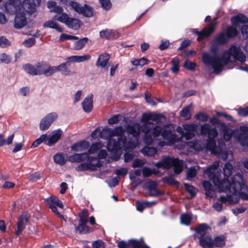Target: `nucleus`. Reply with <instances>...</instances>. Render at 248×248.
<instances>
[{"instance_id": "35", "label": "nucleus", "mask_w": 248, "mask_h": 248, "mask_svg": "<svg viewBox=\"0 0 248 248\" xmlns=\"http://www.w3.org/2000/svg\"><path fill=\"white\" fill-rule=\"evenodd\" d=\"M70 66V62L68 60L65 62L60 64L59 66H55L57 71H61L62 74L67 75L69 74L70 71L68 70L67 66Z\"/></svg>"}, {"instance_id": "8", "label": "nucleus", "mask_w": 248, "mask_h": 248, "mask_svg": "<svg viewBox=\"0 0 248 248\" xmlns=\"http://www.w3.org/2000/svg\"><path fill=\"white\" fill-rule=\"evenodd\" d=\"M69 5L76 12L82 14L84 16L92 17L93 16V8L90 5L85 4L82 6L80 3L75 1H70Z\"/></svg>"}, {"instance_id": "48", "label": "nucleus", "mask_w": 248, "mask_h": 248, "mask_svg": "<svg viewBox=\"0 0 248 248\" xmlns=\"http://www.w3.org/2000/svg\"><path fill=\"white\" fill-rule=\"evenodd\" d=\"M23 69L26 72L30 75H37L36 65L35 66H33L31 64H26L23 65Z\"/></svg>"}, {"instance_id": "18", "label": "nucleus", "mask_w": 248, "mask_h": 248, "mask_svg": "<svg viewBox=\"0 0 248 248\" xmlns=\"http://www.w3.org/2000/svg\"><path fill=\"white\" fill-rule=\"evenodd\" d=\"M175 159L171 157H167L162 158L160 161L155 163V166L157 168L170 169L172 167Z\"/></svg>"}, {"instance_id": "26", "label": "nucleus", "mask_w": 248, "mask_h": 248, "mask_svg": "<svg viewBox=\"0 0 248 248\" xmlns=\"http://www.w3.org/2000/svg\"><path fill=\"white\" fill-rule=\"evenodd\" d=\"M88 157V153L75 154L69 156L68 160L71 162H81L85 161Z\"/></svg>"}, {"instance_id": "55", "label": "nucleus", "mask_w": 248, "mask_h": 248, "mask_svg": "<svg viewBox=\"0 0 248 248\" xmlns=\"http://www.w3.org/2000/svg\"><path fill=\"white\" fill-rule=\"evenodd\" d=\"M191 220V217L188 214H183L180 217L181 223L185 225H188L190 224Z\"/></svg>"}, {"instance_id": "3", "label": "nucleus", "mask_w": 248, "mask_h": 248, "mask_svg": "<svg viewBox=\"0 0 248 248\" xmlns=\"http://www.w3.org/2000/svg\"><path fill=\"white\" fill-rule=\"evenodd\" d=\"M124 130L122 126H119L114 129L105 128L99 133L100 137L108 140L107 149L111 152L120 151L125 147L126 137L122 136Z\"/></svg>"}, {"instance_id": "47", "label": "nucleus", "mask_w": 248, "mask_h": 248, "mask_svg": "<svg viewBox=\"0 0 248 248\" xmlns=\"http://www.w3.org/2000/svg\"><path fill=\"white\" fill-rule=\"evenodd\" d=\"M47 63L45 62H38L36 64V75L44 74Z\"/></svg>"}, {"instance_id": "57", "label": "nucleus", "mask_w": 248, "mask_h": 248, "mask_svg": "<svg viewBox=\"0 0 248 248\" xmlns=\"http://www.w3.org/2000/svg\"><path fill=\"white\" fill-rule=\"evenodd\" d=\"M161 132L162 129L161 127L155 124L151 134L154 138H157L159 137L160 134L161 135Z\"/></svg>"}, {"instance_id": "63", "label": "nucleus", "mask_w": 248, "mask_h": 248, "mask_svg": "<svg viewBox=\"0 0 248 248\" xmlns=\"http://www.w3.org/2000/svg\"><path fill=\"white\" fill-rule=\"evenodd\" d=\"M102 7L105 10H108L111 6L110 0H99Z\"/></svg>"}, {"instance_id": "59", "label": "nucleus", "mask_w": 248, "mask_h": 248, "mask_svg": "<svg viewBox=\"0 0 248 248\" xmlns=\"http://www.w3.org/2000/svg\"><path fill=\"white\" fill-rule=\"evenodd\" d=\"M78 38L77 36L68 35L65 33H62L60 35L59 40L61 42L68 40H78Z\"/></svg>"}, {"instance_id": "49", "label": "nucleus", "mask_w": 248, "mask_h": 248, "mask_svg": "<svg viewBox=\"0 0 248 248\" xmlns=\"http://www.w3.org/2000/svg\"><path fill=\"white\" fill-rule=\"evenodd\" d=\"M75 231L76 232H78L79 234H86L90 232V228L87 225H78L75 227Z\"/></svg>"}, {"instance_id": "9", "label": "nucleus", "mask_w": 248, "mask_h": 248, "mask_svg": "<svg viewBox=\"0 0 248 248\" xmlns=\"http://www.w3.org/2000/svg\"><path fill=\"white\" fill-rule=\"evenodd\" d=\"M161 136L163 139L168 141L170 144H173L180 141V139L177 137L174 129L168 126L165 127L162 130Z\"/></svg>"}, {"instance_id": "29", "label": "nucleus", "mask_w": 248, "mask_h": 248, "mask_svg": "<svg viewBox=\"0 0 248 248\" xmlns=\"http://www.w3.org/2000/svg\"><path fill=\"white\" fill-rule=\"evenodd\" d=\"M216 26V23H211L202 28V38L204 36H209L215 31Z\"/></svg>"}, {"instance_id": "22", "label": "nucleus", "mask_w": 248, "mask_h": 248, "mask_svg": "<svg viewBox=\"0 0 248 248\" xmlns=\"http://www.w3.org/2000/svg\"><path fill=\"white\" fill-rule=\"evenodd\" d=\"M109 59V55L108 54L105 53L99 55L96 66L97 67L106 68L108 69L107 64Z\"/></svg>"}, {"instance_id": "24", "label": "nucleus", "mask_w": 248, "mask_h": 248, "mask_svg": "<svg viewBox=\"0 0 248 248\" xmlns=\"http://www.w3.org/2000/svg\"><path fill=\"white\" fill-rule=\"evenodd\" d=\"M93 94L86 97L82 103L83 110L87 113L90 112L93 109Z\"/></svg>"}, {"instance_id": "2", "label": "nucleus", "mask_w": 248, "mask_h": 248, "mask_svg": "<svg viewBox=\"0 0 248 248\" xmlns=\"http://www.w3.org/2000/svg\"><path fill=\"white\" fill-rule=\"evenodd\" d=\"M231 56L242 63L246 60V56L241 47L236 45H231L228 50L224 52L221 58L216 56L205 57L202 55V62L211 67L215 73L218 74L223 70V67L230 62Z\"/></svg>"}, {"instance_id": "54", "label": "nucleus", "mask_w": 248, "mask_h": 248, "mask_svg": "<svg viewBox=\"0 0 248 248\" xmlns=\"http://www.w3.org/2000/svg\"><path fill=\"white\" fill-rule=\"evenodd\" d=\"M197 170L195 167H191L187 169L186 172V178L188 180H191L196 175Z\"/></svg>"}, {"instance_id": "20", "label": "nucleus", "mask_w": 248, "mask_h": 248, "mask_svg": "<svg viewBox=\"0 0 248 248\" xmlns=\"http://www.w3.org/2000/svg\"><path fill=\"white\" fill-rule=\"evenodd\" d=\"M99 35L101 38L107 39H115L119 37L118 32L116 31L112 30L106 29L101 31Z\"/></svg>"}, {"instance_id": "14", "label": "nucleus", "mask_w": 248, "mask_h": 248, "mask_svg": "<svg viewBox=\"0 0 248 248\" xmlns=\"http://www.w3.org/2000/svg\"><path fill=\"white\" fill-rule=\"evenodd\" d=\"M45 201L48 207L53 212H58L56 205L59 206L61 208H63V205L62 202L55 196H51L48 197L45 200Z\"/></svg>"}, {"instance_id": "43", "label": "nucleus", "mask_w": 248, "mask_h": 248, "mask_svg": "<svg viewBox=\"0 0 248 248\" xmlns=\"http://www.w3.org/2000/svg\"><path fill=\"white\" fill-rule=\"evenodd\" d=\"M225 32L229 39L236 37L238 34L237 29L232 26L227 28Z\"/></svg>"}, {"instance_id": "23", "label": "nucleus", "mask_w": 248, "mask_h": 248, "mask_svg": "<svg viewBox=\"0 0 248 248\" xmlns=\"http://www.w3.org/2000/svg\"><path fill=\"white\" fill-rule=\"evenodd\" d=\"M90 146V143L86 140H82L72 145L71 149L75 152H80L87 149Z\"/></svg>"}, {"instance_id": "12", "label": "nucleus", "mask_w": 248, "mask_h": 248, "mask_svg": "<svg viewBox=\"0 0 248 248\" xmlns=\"http://www.w3.org/2000/svg\"><path fill=\"white\" fill-rule=\"evenodd\" d=\"M6 11L14 15L17 13L22 8V3L19 0H9L4 4Z\"/></svg>"}, {"instance_id": "38", "label": "nucleus", "mask_w": 248, "mask_h": 248, "mask_svg": "<svg viewBox=\"0 0 248 248\" xmlns=\"http://www.w3.org/2000/svg\"><path fill=\"white\" fill-rule=\"evenodd\" d=\"M225 237L224 235H220L215 238L214 240L215 248H222L225 245Z\"/></svg>"}, {"instance_id": "1", "label": "nucleus", "mask_w": 248, "mask_h": 248, "mask_svg": "<svg viewBox=\"0 0 248 248\" xmlns=\"http://www.w3.org/2000/svg\"><path fill=\"white\" fill-rule=\"evenodd\" d=\"M212 174L210 176L213 180V183L217 186L220 192H224L227 196H220L219 201L222 203L228 202L229 204L238 203L240 198L244 201H248V186L245 185L243 176L241 173L234 175L231 182L228 180L219 181L218 176Z\"/></svg>"}, {"instance_id": "6", "label": "nucleus", "mask_w": 248, "mask_h": 248, "mask_svg": "<svg viewBox=\"0 0 248 248\" xmlns=\"http://www.w3.org/2000/svg\"><path fill=\"white\" fill-rule=\"evenodd\" d=\"M86 162L80 164L77 167V170L78 171H86L96 170L97 168L101 166L98 159L96 157L89 156L88 154V157L86 159Z\"/></svg>"}, {"instance_id": "52", "label": "nucleus", "mask_w": 248, "mask_h": 248, "mask_svg": "<svg viewBox=\"0 0 248 248\" xmlns=\"http://www.w3.org/2000/svg\"><path fill=\"white\" fill-rule=\"evenodd\" d=\"M172 67L171 68V71L173 73H177L179 71V63L180 61L176 59L173 58L171 60Z\"/></svg>"}, {"instance_id": "7", "label": "nucleus", "mask_w": 248, "mask_h": 248, "mask_svg": "<svg viewBox=\"0 0 248 248\" xmlns=\"http://www.w3.org/2000/svg\"><path fill=\"white\" fill-rule=\"evenodd\" d=\"M55 18L73 30H77L80 27V21L78 19L70 17L66 14H62L58 16H55Z\"/></svg>"}, {"instance_id": "61", "label": "nucleus", "mask_w": 248, "mask_h": 248, "mask_svg": "<svg viewBox=\"0 0 248 248\" xmlns=\"http://www.w3.org/2000/svg\"><path fill=\"white\" fill-rule=\"evenodd\" d=\"M184 186L186 190L190 194L191 197H194L196 195L195 187L188 184H185Z\"/></svg>"}, {"instance_id": "45", "label": "nucleus", "mask_w": 248, "mask_h": 248, "mask_svg": "<svg viewBox=\"0 0 248 248\" xmlns=\"http://www.w3.org/2000/svg\"><path fill=\"white\" fill-rule=\"evenodd\" d=\"M14 138V135L13 134L10 136L6 140L4 138V136L2 134H0V146H3L6 144L9 145L11 144L12 143Z\"/></svg>"}, {"instance_id": "37", "label": "nucleus", "mask_w": 248, "mask_h": 248, "mask_svg": "<svg viewBox=\"0 0 248 248\" xmlns=\"http://www.w3.org/2000/svg\"><path fill=\"white\" fill-rule=\"evenodd\" d=\"M44 27L54 29L59 32L62 31V30L60 28L57 23L53 20H48L44 24Z\"/></svg>"}, {"instance_id": "25", "label": "nucleus", "mask_w": 248, "mask_h": 248, "mask_svg": "<svg viewBox=\"0 0 248 248\" xmlns=\"http://www.w3.org/2000/svg\"><path fill=\"white\" fill-rule=\"evenodd\" d=\"M202 187L205 190L206 196L209 198H213L215 194V191L213 189L212 184L206 181H202Z\"/></svg>"}, {"instance_id": "56", "label": "nucleus", "mask_w": 248, "mask_h": 248, "mask_svg": "<svg viewBox=\"0 0 248 248\" xmlns=\"http://www.w3.org/2000/svg\"><path fill=\"white\" fill-rule=\"evenodd\" d=\"M57 71V69L55 66H50L47 64L45 70L44 71V75L46 77L50 76L52 75L54 73Z\"/></svg>"}, {"instance_id": "60", "label": "nucleus", "mask_w": 248, "mask_h": 248, "mask_svg": "<svg viewBox=\"0 0 248 248\" xmlns=\"http://www.w3.org/2000/svg\"><path fill=\"white\" fill-rule=\"evenodd\" d=\"M163 181L165 183L168 184L171 186H178L179 184V183L172 177H164L163 179Z\"/></svg>"}, {"instance_id": "17", "label": "nucleus", "mask_w": 248, "mask_h": 248, "mask_svg": "<svg viewBox=\"0 0 248 248\" xmlns=\"http://www.w3.org/2000/svg\"><path fill=\"white\" fill-rule=\"evenodd\" d=\"M28 217L27 214H22L18 218L17 229L16 231V236L19 235L25 227V224L28 222Z\"/></svg>"}, {"instance_id": "62", "label": "nucleus", "mask_w": 248, "mask_h": 248, "mask_svg": "<svg viewBox=\"0 0 248 248\" xmlns=\"http://www.w3.org/2000/svg\"><path fill=\"white\" fill-rule=\"evenodd\" d=\"M11 61L10 56L5 53L0 54V62L8 64Z\"/></svg>"}, {"instance_id": "64", "label": "nucleus", "mask_w": 248, "mask_h": 248, "mask_svg": "<svg viewBox=\"0 0 248 248\" xmlns=\"http://www.w3.org/2000/svg\"><path fill=\"white\" fill-rule=\"evenodd\" d=\"M241 33L243 38L244 39H248V25H244L243 26L241 29Z\"/></svg>"}, {"instance_id": "27", "label": "nucleus", "mask_w": 248, "mask_h": 248, "mask_svg": "<svg viewBox=\"0 0 248 248\" xmlns=\"http://www.w3.org/2000/svg\"><path fill=\"white\" fill-rule=\"evenodd\" d=\"M91 59V56L89 54H86L83 56H78V55H73L70 57H69L66 58V60H68V62H70V64H71V62H81L87 60H89Z\"/></svg>"}, {"instance_id": "10", "label": "nucleus", "mask_w": 248, "mask_h": 248, "mask_svg": "<svg viewBox=\"0 0 248 248\" xmlns=\"http://www.w3.org/2000/svg\"><path fill=\"white\" fill-rule=\"evenodd\" d=\"M234 138L242 146H245L248 140V126L242 125L239 127V131L234 134Z\"/></svg>"}, {"instance_id": "31", "label": "nucleus", "mask_w": 248, "mask_h": 248, "mask_svg": "<svg viewBox=\"0 0 248 248\" xmlns=\"http://www.w3.org/2000/svg\"><path fill=\"white\" fill-rule=\"evenodd\" d=\"M229 40L227 36L226 35L225 31H222L219 33L215 39V41L218 45H225Z\"/></svg>"}, {"instance_id": "15", "label": "nucleus", "mask_w": 248, "mask_h": 248, "mask_svg": "<svg viewBox=\"0 0 248 248\" xmlns=\"http://www.w3.org/2000/svg\"><path fill=\"white\" fill-rule=\"evenodd\" d=\"M27 23V17L24 12H20L16 15L14 19V27L15 29H21L25 26Z\"/></svg>"}, {"instance_id": "42", "label": "nucleus", "mask_w": 248, "mask_h": 248, "mask_svg": "<svg viewBox=\"0 0 248 248\" xmlns=\"http://www.w3.org/2000/svg\"><path fill=\"white\" fill-rule=\"evenodd\" d=\"M149 62V61L147 59L144 57L140 59H136L135 58H133L131 61V62L133 65L136 66H141V67L145 64H147Z\"/></svg>"}, {"instance_id": "30", "label": "nucleus", "mask_w": 248, "mask_h": 248, "mask_svg": "<svg viewBox=\"0 0 248 248\" xmlns=\"http://www.w3.org/2000/svg\"><path fill=\"white\" fill-rule=\"evenodd\" d=\"M232 21L233 24L236 25L238 23H248V18L246 16L240 14L233 16Z\"/></svg>"}, {"instance_id": "13", "label": "nucleus", "mask_w": 248, "mask_h": 248, "mask_svg": "<svg viewBox=\"0 0 248 248\" xmlns=\"http://www.w3.org/2000/svg\"><path fill=\"white\" fill-rule=\"evenodd\" d=\"M219 164L217 161H215L213 163L209 166L206 170H202V171L204 172H206L208 174V176L209 178L212 181L213 183V180L212 178H211V176L212 174L216 175L215 178H216L217 175H218V178H219V181H223L224 180H227V179L224 178L222 179V173L221 172L217 171L215 172V170H216L219 167Z\"/></svg>"}, {"instance_id": "51", "label": "nucleus", "mask_w": 248, "mask_h": 248, "mask_svg": "<svg viewBox=\"0 0 248 248\" xmlns=\"http://www.w3.org/2000/svg\"><path fill=\"white\" fill-rule=\"evenodd\" d=\"M190 106H186L183 108L180 112V115L185 119L187 120L190 118Z\"/></svg>"}, {"instance_id": "33", "label": "nucleus", "mask_w": 248, "mask_h": 248, "mask_svg": "<svg viewBox=\"0 0 248 248\" xmlns=\"http://www.w3.org/2000/svg\"><path fill=\"white\" fill-rule=\"evenodd\" d=\"M233 169L232 165L230 163H227L223 168V174H222L223 177H222V179L225 178L229 181L228 177L232 175Z\"/></svg>"}, {"instance_id": "19", "label": "nucleus", "mask_w": 248, "mask_h": 248, "mask_svg": "<svg viewBox=\"0 0 248 248\" xmlns=\"http://www.w3.org/2000/svg\"><path fill=\"white\" fill-rule=\"evenodd\" d=\"M62 131L59 129L53 132V134L47 140L46 139L45 144L51 146L56 143L61 138Z\"/></svg>"}, {"instance_id": "32", "label": "nucleus", "mask_w": 248, "mask_h": 248, "mask_svg": "<svg viewBox=\"0 0 248 248\" xmlns=\"http://www.w3.org/2000/svg\"><path fill=\"white\" fill-rule=\"evenodd\" d=\"M183 160H179V159L175 158L174 163H173L172 167H173V170L175 174H179L183 170Z\"/></svg>"}, {"instance_id": "53", "label": "nucleus", "mask_w": 248, "mask_h": 248, "mask_svg": "<svg viewBox=\"0 0 248 248\" xmlns=\"http://www.w3.org/2000/svg\"><path fill=\"white\" fill-rule=\"evenodd\" d=\"M102 147V144L100 142H96L93 143L90 148L88 151V154H92L96 153L98 150Z\"/></svg>"}, {"instance_id": "40", "label": "nucleus", "mask_w": 248, "mask_h": 248, "mask_svg": "<svg viewBox=\"0 0 248 248\" xmlns=\"http://www.w3.org/2000/svg\"><path fill=\"white\" fill-rule=\"evenodd\" d=\"M144 241L141 240L131 239L129 240V248H141Z\"/></svg>"}, {"instance_id": "21", "label": "nucleus", "mask_w": 248, "mask_h": 248, "mask_svg": "<svg viewBox=\"0 0 248 248\" xmlns=\"http://www.w3.org/2000/svg\"><path fill=\"white\" fill-rule=\"evenodd\" d=\"M22 7L30 14L34 13L36 11V4L33 0H24Z\"/></svg>"}, {"instance_id": "44", "label": "nucleus", "mask_w": 248, "mask_h": 248, "mask_svg": "<svg viewBox=\"0 0 248 248\" xmlns=\"http://www.w3.org/2000/svg\"><path fill=\"white\" fill-rule=\"evenodd\" d=\"M54 162L60 165H63L66 162V159L62 154L57 153L53 157Z\"/></svg>"}, {"instance_id": "41", "label": "nucleus", "mask_w": 248, "mask_h": 248, "mask_svg": "<svg viewBox=\"0 0 248 248\" xmlns=\"http://www.w3.org/2000/svg\"><path fill=\"white\" fill-rule=\"evenodd\" d=\"M157 152V150L155 147H145L142 149V153L145 155L148 156H154Z\"/></svg>"}, {"instance_id": "58", "label": "nucleus", "mask_w": 248, "mask_h": 248, "mask_svg": "<svg viewBox=\"0 0 248 248\" xmlns=\"http://www.w3.org/2000/svg\"><path fill=\"white\" fill-rule=\"evenodd\" d=\"M196 234L194 235L195 239H199V244L202 246V224L199 225L196 229Z\"/></svg>"}, {"instance_id": "46", "label": "nucleus", "mask_w": 248, "mask_h": 248, "mask_svg": "<svg viewBox=\"0 0 248 248\" xmlns=\"http://www.w3.org/2000/svg\"><path fill=\"white\" fill-rule=\"evenodd\" d=\"M88 39L86 37L83 38L77 41L75 43L74 49L75 50H79L82 48L86 43L87 42Z\"/></svg>"}, {"instance_id": "39", "label": "nucleus", "mask_w": 248, "mask_h": 248, "mask_svg": "<svg viewBox=\"0 0 248 248\" xmlns=\"http://www.w3.org/2000/svg\"><path fill=\"white\" fill-rule=\"evenodd\" d=\"M155 124L151 123H144L141 127V131L144 134H150L152 131Z\"/></svg>"}, {"instance_id": "16", "label": "nucleus", "mask_w": 248, "mask_h": 248, "mask_svg": "<svg viewBox=\"0 0 248 248\" xmlns=\"http://www.w3.org/2000/svg\"><path fill=\"white\" fill-rule=\"evenodd\" d=\"M218 127L225 140L228 141L231 140L233 134L232 130L228 127L225 123H220Z\"/></svg>"}, {"instance_id": "11", "label": "nucleus", "mask_w": 248, "mask_h": 248, "mask_svg": "<svg viewBox=\"0 0 248 248\" xmlns=\"http://www.w3.org/2000/svg\"><path fill=\"white\" fill-rule=\"evenodd\" d=\"M57 118L58 114L56 112H51L47 114L41 120L39 125L40 129L42 131L47 129Z\"/></svg>"}, {"instance_id": "36", "label": "nucleus", "mask_w": 248, "mask_h": 248, "mask_svg": "<svg viewBox=\"0 0 248 248\" xmlns=\"http://www.w3.org/2000/svg\"><path fill=\"white\" fill-rule=\"evenodd\" d=\"M214 240L209 237L202 236V248H214Z\"/></svg>"}, {"instance_id": "28", "label": "nucleus", "mask_w": 248, "mask_h": 248, "mask_svg": "<svg viewBox=\"0 0 248 248\" xmlns=\"http://www.w3.org/2000/svg\"><path fill=\"white\" fill-rule=\"evenodd\" d=\"M126 130L129 134L132 135L135 138H138L140 135V125L135 124L132 125H128Z\"/></svg>"}, {"instance_id": "50", "label": "nucleus", "mask_w": 248, "mask_h": 248, "mask_svg": "<svg viewBox=\"0 0 248 248\" xmlns=\"http://www.w3.org/2000/svg\"><path fill=\"white\" fill-rule=\"evenodd\" d=\"M47 137L46 134L42 135L39 138L35 140L31 144V147H36L43 142L45 143L46 139Z\"/></svg>"}, {"instance_id": "4", "label": "nucleus", "mask_w": 248, "mask_h": 248, "mask_svg": "<svg viewBox=\"0 0 248 248\" xmlns=\"http://www.w3.org/2000/svg\"><path fill=\"white\" fill-rule=\"evenodd\" d=\"M207 135L208 140L206 148L212 154H217L220 151V146L224 145V143L221 139L218 140L219 146L216 144V139L218 135V131L216 127H211L208 124H202V137Z\"/></svg>"}, {"instance_id": "34", "label": "nucleus", "mask_w": 248, "mask_h": 248, "mask_svg": "<svg viewBox=\"0 0 248 248\" xmlns=\"http://www.w3.org/2000/svg\"><path fill=\"white\" fill-rule=\"evenodd\" d=\"M154 204L155 202H150L146 201H137L136 202L137 209L140 212H142L146 207H150Z\"/></svg>"}, {"instance_id": "5", "label": "nucleus", "mask_w": 248, "mask_h": 248, "mask_svg": "<svg viewBox=\"0 0 248 248\" xmlns=\"http://www.w3.org/2000/svg\"><path fill=\"white\" fill-rule=\"evenodd\" d=\"M183 128L185 132H184L180 126H178L177 128V131L181 134V137L179 138L180 140L183 137H184L186 140H189L196 135H202V125L197 123L185 124L183 125Z\"/></svg>"}]
</instances>
